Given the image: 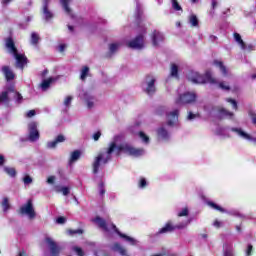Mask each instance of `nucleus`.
Instances as JSON below:
<instances>
[{
  "label": "nucleus",
  "instance_id": "obj_1",
  "mask_svg": "<svg viewBox=\"0 0 256 256\" xmlns=\"http://www.w3.org/2000/svg\"><path fill=\"white\" fill-rule=\"evenodd\" d=\"M122 141L123 137L120 135L114 136L113 140L108 144V147L99 151L92 163V173H94V175H97L101 167L107 165V163L113 159V155L119 156L121 152L131 157H143V155H145V149L135 148L127 143L121 144Z\"/></svg>",
  "mask_w": 256,
  "mask_h": 256
},
{
  "label": "nucleus",
  "instance_id": "obj_2",
  "mask_svg": "<svg viewBox=\"0 0 256 256\" xmlns=\"http://www.w3.org/2000/svg\"><path fill=\"white\" fill-rule=\"evenodd\" d=\"M187 79L195 84L209 83L210 85H218L219 89H222V91H230L231 89L227 82H219L217 79L213 78L211 70H207L205 75H201L199 72L190 71L187 74Z\"/></svg>",
  "mask_w": 256,
  "mask_h": 256
},
{
  "label": "nucleus",
  "instance_id": "obj_3",
  "mask_svg": "<svg viewBox=\"0 0 256 256\" xmlns=\"http://www.w3.org/2000/svg\"><path fill=\"white\" fill-rule=\"evenodd\" d=\"M93 222L100 228L104 233H110V231H114L121 237V239H124L126 243H129V245H132L133 247H137L139 245V241L131 236H127V234H123L119 232L117 229V226H115L111 222L105 221L103 218L97 216L96 218L93 219Z\"/></svg>",
  "mask_w": 256,
  "mask_h": 256
},
{
  "label": "nucleus",
  "instance_id": "obj_4",
  "mask_svg": "<svg viewBox=\"0 0 256 256\" xmlns=\"http://www.w3.org/2000/svg\"><path fill=\"white\" fill-rule=\"evenodd\" d=\"M5 45L8 52L13 55L14 59L16 60V67H18V69H23L25 65H27V57L25 54L17 50V47H15V42H13V39L11 38L6 39Z\"/></svg>",
  "mask_w": 256,
  "mask_h": 256
},
{
  "label": "nucleus",
  "instance_id": "obj_5",
  "mask_svg": "<svg viewBox=\"0 0 256 256\" xmlns=\"http://www.w3.org/2000/svg\"><path fill=\"white\" fill-rule=\"evenodd\" d=\"M210 107L211 106H204V111H207L209 115H213V113L217 111L216 117H218V119H233V117L235 116L233 112H230L223 107H212L211 109Z\"/></svg>",
  "mask_w": 256,
  "mask_h": 256
},
{
  "label": "nucleus",
  "instance_id": "obj_6",
  "mask_svg": "<svg viewBox=\"0 0 256 256\" xmlns=\"http://www.w3.org/2000/svg\"><path fill=\"white\" fill-rule=\"evenodd\" d=\"M78 97L85 101L88 109H93L97 104V97H95V94H93L92 91L80 89Z\"/></svg>",
  "mask_w": 256,
  "mask_h": 256
},
{
  "label": "nucleus",
  "instance_id": "obj_7",
  "mask_svg": "<svg viewBox=\"0 0 256 256\" xmlns=\"http://www.w3.org/2000/svg\"><path fill=\"white\" fill-rule=\"evenodd\" d=\"M11 93H13L16 103H23V96H21L19 92L9 88L0 94V105H9V95H11Z\"/></svg>",
  "mask_w": 256,
  "mask_h": 256
},
{
  "label": "nucleus",
  "instance_id": "obj_8",
  "mask_svg": "<svg viewBox=\"0 0 256 256\" xmlns=\"http://www.w3.org/2000/svg\"><path fill=\"white\" fill-rule=\"evenodd\" d=\"M145 33L146 31L143 30L141 34L136 36L134 39L130 40L127 45L130 49L141 50L145 49Z\"/></svg>",
  "mask_w": 256,
  "mask_h": 256
},
{
  "label": "nucleus",
  "instance_id": "obj_9",
  "mask_svg": "<svg viewBox=\"0 0 256 256\" xmlns=\"http://www.w3.org/2000/svg\"><path fill=\"white\" fill-rule=\"evenodd\" d=\"M197 95L193 92H185L180 94L176 99V105H188L189 103H195Z\"/></svg>",
  "mask_w": 256,
  "mask_h": 256
},
{
  "label": "nucleus",
  "instance_id": "obj_10",
  "mask_svg": "<svg viewBox=\"0 0 256 256\" xmlns=\"http://www.w3.org/2000/svg\"><path fill=\"white\" fill-rule=\"evenodd\" d=\"M44 243L48 247L51 256H59V253H61V247L53 240L51 236H46Z\"/></svg>",
  "mask_w": 256,
  "mask_h": 256
},
{
  "label": "nucleus",
  "instance_id": "obj_11",
  "mask_svg": "<svg viewBox=\"0 0 256 256\" xmlns=\"http://www.w3.org/2000/svg\"><path fill=\"white\" fill-rule=\"evenodd\" d=\"M20 213L21 215H27L29 219H35L36 213L35 208H33V201L28 200L26 204L22 205Z\"/></svg>",
  "mask_w": 256,
  "mask_h": 256
},
{
  "label": "nucleus",
  "instance_id": "obj_12",
  "mask_svg": "<svg viewBox=\"0 0 256 256\" xmlns=\"http://www.w3.org/2000/svg\"><path fill=\"white\" fill-rule=\"evenodd\" d=\"M166 121L169 127H175L179 123V110L166 112Z\"/></svg>",
  "mask_w": 256,
  "mask_h": 256
},
{
  "label": "nucleus",
  "instance_id": "obj_13",
  "mask_svg": "<svg viewBox=\"0 0 256 256\" xmlns=\"http://www.w3.org/2000/svg\"><path fill=\"white\" fill-rule=\"evenodd\" d=\"M230 131L238 135V137H241V139H245L246 141H250L251 143H256V138L249 135L247 132L243 131V129L241 128L232 127L230 128Z\"/></svg>",
  "mask_w": 256,
  "mask_h": 256
},
{
  "label": "nucleus",
  "instance_id": "obj_14",
  "mask_svg": "<svg viewBox=\"0 0 256 256\" xmlns=\"http://www.w3.org/2000/svg\"><path fill=\"white\" fill-rule=\"evenodd\" d=\"M143 89L147 95H153L156 91L155 89V78L147 77L146 83L143 84Z\"/></svg>",
  "mask_w": 256,
  "mask_h": 256
},
{
  "label": "nucleus",
  "instance_id": "obj_15",
  "mask_svg": "<svg viewBox=\"0 0 256 256\" xmlns=\"http://www.w3.org/2000/svg\"><path fill=\"white\" fill-rule=\"evenodd\" d=\"M28 130H29V141H31L32 143L35 141H39V130H37V123L31 122L28 125Z\"/></svg>",
  "mask_w": 256,
  "mask_h": 256
},
{
  "label": "nucleus",
  "instance_id": "obj_16",
  "mask_svg": "<svg viewBox=\"0 0 256 256\" xmlns=\"http://www.w3.org/2000/svg\"><path fill=\"white\" fill-rule=\"evenodd\" d=\"M151 40H152V45L154 47H159V45H161V43H163V41L165 40V36H163V33L157 30H154L151 35Z\"/></svg>",
  "mask_w": 256,
  "mask_h": 256
},
{
  "label": "nucleus",
  "instance_id": "obj_17",
  "mask_svg": "<svg viewBox=\"0 0 256 256\" xmlns=\"http://www.w3.org/2000/svg\"><path fill=\"white\" fill-rule=\"evenodd\" d=\"M175 231V225L173 224L172 221H168L164 227L160 228L156 232V236L159 237V235H166V233H173Z\"/></svg>",
  "mask_w": 256,
  "mask_h": 256
},
{
  "label": "nucleus",
  "instance_id": "obj_18",
  "mask_svg": "<svg viewBox=\"0 0 256 256\" xmlns=\"http://www.w3.org/2000/svg\"><path fill=\"white\" fill-rule=\"evenodd\" d=\"M156 133L159 141H169L171 138V134H169V131H167L163 126L159 127L156 130Z\"/></svg>",
  "mask_w": 256,
  "mask_h": 256
},
{
  "label": "nucleus",
  "instance_id": "obj_19",
  "mask_svg": "<svg viewBox=\"0 0 256 256\" xmlns=\"http://www.w3.org/2000/svg\"><path fill=\"white\" fill-rule=\"evenodd\" d=\"M59 143H65V137L60 134L54 140L48 141L46 144L47 149H57Z\"/></svg>",
  "mask_w": 256,
  "mask_h": 256
},
{
  "label": "nucleus",
  "instance_id": "obj_20",
  "mask_svg": "<svg viewBox=\"0 0 256 256\" xmlns=\"http://www.w3.org/2000/svg\"><path fill=\"white\" fill-rule=\"evenodd\" d=\"M111 249H112V251H115L116 253H119V255H121V256H131L129 254V252L127 251V249L119 243H114L112 245Z\"/></svg>",
  "mask_w": 256,
  "mask_h": 256
},
{
  "label": "nucleus",
  "instance_id": "obj_21",
  "mask_svg": "<svg viewBox=\"0 0 256 256\" xmlns=\"http://www.w3.org/2000/svg\"><path fill=\"white\" fill-rule=\"evenodd\" d=\"M71 3H73V0H60V4L65 11V14L73 18V10H71V7L69 6Z\"/></svg>",
  "mask_w": 256,
  "mask_h": 256
},
{
  "label": "nucleus",
  "instance_id": "obj_22",
  "mask_svg": "<svg viewBox=\"0 0 256 256\" xmlns=\"http://www.w3.org/2000/svg\"><path fill=\"white\" fill-rule=\"evenodd\" d=\"M43 2V14L46 19V21H49V19H53V12L49 10V0H42Z\"/></svg>",
  "mask_w": 256,
  "mask_h": 256
},
{
  "label": "nucleus",
  "instance_id": "obj_23",
  "mask_svg": "<svg viewBox=\"0 0 256 256\" xmlns=\"http://www.w3.org/2000/svg\"><path fill=\"white\" fill-rule=\"evenodd\" d=\"M214 65H215V67H217L220 70L223 77H227L229 75V71L227 70V67H225V65H223V62H221L219 60H215Z\"/></svg>",
  "mask_w": 256,
  "mask_h": 256
},
{
  "label": "nucleus",
  "instance_id": "obj_24",
  "mask_svg": "<svg viewBox=\"0 0 256 256\" xmlns=\"http://www.w3.org/2000/svg\"><path fill=\"white\" fill-rule=\"evenodd\" d=\"M2 73H4L7 81H11V80L15 79V74L12 72V70H11V68H9V66H3Z\"/></svg>",
  "mask_w": 256,
  "mask_h": 256
},
{
  "label": "nucleus",
  "instance_id": "obj_25",
  "mask_svg": "<svg viewBox=\"0 0 256 256\" xmlns=\"http://www.w3.org/2000/svg\"><path fill=\"white\" fill-rule=\"evenodd\" d=\"M55 78L50 77L48 79H44L42 81V83L40 84V88L42 89V91H47V89H49L51 87V83H54Z\"/></svg>",
  "mask_w": 256,
  "mask_h": 256
},
{
  "label": "nucleus",
  "instance_id": "obj_26",
  "mask_svg": "<svg viewBox=\"0 0 256 256\" xmlns=\"http://www.w3.org/2000/svg\"><path fill=\"white\" fill-rule=\"evenodd\" d=\"M216 135H219L220 137H229V128L219 126L216 129Z\"/></svg>",
  "mask_w": 256,
  "mask_h": 256
},
{
  "label": "nucleus",
  "instance_id": "obj_27",
  "mask_svg": "<svg viewBox=\"0 0 256 256\" xmlns=\"http://www.w3.org/2000/svg\"><path fill=\"white\" fill-rule=\"evenodd\" d=\"M1 207L4 213H7L9 209H11V204L9 203V198L4 197L2 198Z\"/></svg>",
  "mask_w": 256,
  "mask_h": 256
},
{
  "label": "nucleus",
  "instance_id": "obj_28",
  "mask_svg": "<svg viewBox=\"0 0 256 256\" xmlns=\"http://www.w3.org/2000/svg\"><path fill=\"white\" fill-rule=\"evenodd\" d=\"M56 191L57 193H62V195H64L65 197H67V195H69V193H71V188L67 187V186H57L56 187Z\"/></svg>",
  "mask_w": 256,
  "mask_h": 256
},
{
  "label": "nucleus",
  "instance_id": "obj_29",
  "mask_svg": "<svg viewBox=\"0 0 256 256\" xmlns=\"http://www.w3.org/2000/svg\"><path fill=\"white\" fill-rule=\"evenodd\" d=\"M188 23H190L191 27H199V19L195 14L189 16Z\"/></svg>",
  "mask_w": 256,
  "mask_h": 256
},
{
  "label": "nucleus",
  "instance_id": "obj_30",
  "mask_svg": "<svg viewBox=\"0 0 256 256\" xmlns=\"http://www.w3.org/2000/svg\"><path fill=\"white\" fill-rule=\"evenodd\" d=\"M207 206L211 207V209H214L215 211H220V213H226L225 209L217 205L215 202L208 201Z\"/></svg>",
  "mask_w": 256,
  "mask_h": 256
},
{
  "label": "nucleus",
  "instance_id": "obj_31",
  "mask_svg": "<svg viewBox=\"0 0 256 256\" xmlns=\"http://www.w3.org/2000/svg\"><path fill=\"white\" fill-rule=\"evenodd\" d=\"M89 77V67L88 66H83L81 71H80V79L81 81H85Z\"/></svg>",
  "mask_w": 256,
  "mask_h": 256
},
{
  "label": "nucleus",
  "instance_id": "obj_32",
  "mask_svg": "<svg viewBox=\"0 0 256 256\" xmlns=\"http://www.w3.org/2000/svg\"><path fill=\"white\" fill-rule=\"evenodd\" d=\"M81 157V152L79 150H75L70 155V163H75V161H79Z\"/></svg>",
  "mask_w": 256,
  "mask_h": 256
},
{
  "label": "nucleus",
  "instance_id": "obj_33",
  "mask_svg": "<svg viewBox=\"0 0 256 256\" xmlns=\"http://www.w3.org/2000/svg\"><path fill=\"white\" fill-rule=\"evenodd\" d=\"M138 137L141 139L142 143H144V145H149V136H147V134H145V132L140 131L138 133Z\"/></svg>",
  "mask_w": 256,
  "mask_h": 256
},
{
  "label": "nucleus",
  "instance_id": "obj_34",
  "mask_svg": "<svg viewBox=\"0 0 256 256\" xmlns=\"http://www.w3.org/2000/svg\"><path fill=\"white\" fill-rule=\"evenodd\" d=\"M170 75L171 77H175L176 79L177 77H179V67L176 64L171 65Z\"/></svg>",
  "mask_w": 256,
  "mask_h": 256
},
{
  "label": "nucleus",
  "instance_id": "obj_35",
  "mask_svg": "<svg viewBox=\"0 0 256 256\" xmlns=\"http://www.w3.org/2000/svg\"><path fill=\"white\" fill-rule=\"evenodd\" d=\"M242 51H246L247 53H251V51H255V45L253 44H245V42L240 47Z\"/></svg>",
  "mask_w": 256,
  "mask_h": 256
},
{
  "label": "nucleus",
  "instance_id": "obj_36",
  "mask_svg": "<svg viewBox=\"0 0 256 256\" xmlns=\"http://www.w3.org/2000/svg\"><path fill=\"white\" fill-rule=\"evenodd\" d=\"M4 172L9 175V177H15L17 175V171L13 167H4Z\"/></svg>",
  "mask_w": 256,
  "mask_h": 256
},
{
  "label": "nucleus",
  "instance_id": "obj_37",
  "mask_svg": "<svg viewBox=\"0 0 256 256\" xmlns=\"http://www.w3.org/2000/svg\"><path fill=\"white\" fill-rule=\"evenodd\" d=\"M149 185V182L145 178H140L138 181V189H146Z\"/></svg>",
  "mask_w": 256,
  "mask_h": 256
},
{
  "label": "nucleus",
  "instance_id": "obj_38",
  "mask_svg": "<svg viewBox=\"0 0 256 256\" xmlns=\"http://www.w3.org/2000/svg\"><path fill=\"white\" fill-rule=\"evenodd\" d=\"M72 251L77 256H85V252H83V249H81V247L79 246H73Z\"/></svg>",
  "mask_w": 256,
  "mask_h": 256
},
{
  "label": "nucleus",
  "instance_id": "obj_39",
  "mask_svg": "<svg viewBox=\"0 0 256 256\" xmlns=\"http://www.w3.org/2000/svg\"><path fill=\"white\" fill-rule=\"evenodd\" d=\"M189 216V208L184 207L177 213V217H188Z\"/></svg>",
  "mask_w": 256,
  "mask_h": 256
},
{
  "label": "nucleus",
  "instance_id": "obj_40",
  "mask_svg": "<svg viewBox=\"0 0 256 256\" xmlns=\"http://www.w3.org/2000/svg\"><path fill=\"white\" fill-rule=\"evenodd\" d=\"M234 40L236 41V43H238L239 47H242L243 44L245 43L243 41V38H241V34H239L237 32L234 33Z\"/></svg>",
  "mask_w": 256,
  "mask_h": 256
},
{
  "label": "nucleus",
  "instance_id": "obj_41",
  "mask_svg": "<svg viewBox=\"0 0 256 256\" xmlns=\"http://www.w3.org/2000/svg\"><path fill=\"white\" fill-rule=\"evenodd\" d=\"M98 190H99L100 197H104V195H105V183L103 181H101L98 184Z\"/></svg>",
  "mask_w": 256,
  "mask_h": 256
},
{
  "label": "nucleus",
  "instance_id": "obj_42",
  "mask_svg": "<svg viewBox=\"0 0 256 256\" xmlns=\"http://www.w3.org/2000/svg\"><path fill=\"white\" fill-rule=\"evenodd\" d=\"M37 43H39V34L33 32L31 34V44L32 45H37Z\"/></svg>",
  "mask_w": 256,
  "mask_h": 256
},
{
  "label": "nucleus",
  "instance_id": "obj_43",
  "mask_svg": "<svg viewBox=\"0 0 256 256\" xmlns=\"http://www.w3.org/2000/svg\"><path fill=\"white\" fill-rule=\"evenodd\" d=\"M189 223H190V221H187V222H181V223L174 225V231L176 229H185V227H187L189 225Z\"/></svg>",
  "mask_w": 256,
  "mask_h": 256
},
{
  "label": "nucleus",
  "instance_id": "obj_44",
  "mask_svg": "<svg viewBox=\"0 0 256 256\" xmlns=\"http://www.w3.org/2000/svg\"><path fill=\"white\" fill-rule=\"evenodd\" d=\"M172 9H174V11H183L177 0H172Z\"/></svg>",
  "mask_w": 256,
  "mask_h": 256
},
{
  "label": "nucleus",
  "instance_id": "obj_45",
  "mask_svg": "<svg viewBox=\"0 0 256 256\" xmlns=\"http://www.w3.org/2000/svg\"><path fill=\"white\" fill-rule=\"evenodd\" d=\"M23 183L24 185H31V183H33V178H31L29 175H25L23 177Z\"/></svg>",
  "mask_w": 256,
  "mask_h": 256
},
{
  "label": "nucleus",
  "instance_id": "obj_46",
  "mask_svg": "<svg viewBox=\"0 0 256 256\" xmlns=\"http://www.w3.org/2000/svg\"><path fill=\"white\" fill-rule=\"evenodd\" d=\"M226 101H227V103H231L232 109L237 111V109H238L237 101H235L234 99H231V98L226 99Z\"/></svg>",
  "mask_w": 256,
  "mask_h": 256
},
{
  "label": "nucleus",
  "instance_id": "obj_47",
  "mask_svg": "<svg viewBox=\"0 0 256 256\" xmlns=\"http://www.w3.org/2000/svg\"><path fill=\"white\" fill-rule=\"evenodd\" d=\"M109 49H110V53H115V51L119 49V43L110 44Z\"/></svg>",
  "mask_w": 256,
  "mask_h": 256
},
{
  "label": "nucleus",
  "instance_id": "obj_48",
  "mask_svg": "<svg viewBox=\"0 0 256 256\" xmlns=\"http://www.w3.org/2000/svg\"><path fill=\"white\" fill-rule=\"evenodd\" d=\"M71 101H73V96H67L64 99V106L71 107Z\"/></svg>",
  "mask_w": 256,
  "mask_h": 256
},
{
  "label": "nucleus",
  "instance_id": "obj_49",
  "mask_svg": "<svg viewBox=\"0 0 256 256\" xmlns=\"http://www.w3.org/2000/svg\"><path fill=\"white\" fill-rule=\"evenodd\" d=\"M224 256H233V249L225 246V248H224Z\"/></svg>",
  "mask_w": 256,
  "mask_h": 256
},
{
  "label": "nucleus",
  "instance_id": "obj_50",
  "mask_svg": "<svg viewBox=\"0 0 256 256\" xmlns=\"http://www.w3.org/2000/svg\"><path fill=\"white\" fill-rule=\"evenodd\" d=\"M199 117V114H193L192 112L188 113L187 121H194V119H197Z\"/></svg>",
  "mask_w": 256,
  "mask_h": 256
},
{
  "label": "nucleus",
  "instance_id": "obj_51",
  "mask_svg": "<svg viewBox=\"0 0 256 256\" xmlns=\"http://www.w3.org/2000/svg\"><path fill=\"white\" fill-rule=\"evenodd\" d=\"M70 235H83V230L82 229H76V230H70L69 231Z\"/></svg>",
  "mask_w": 256,
  "mask_h": 256
},
{
  "label": "nucleus",
  "instance_id": "obj_52",
  "mask_svg": "<svg viewBox=\"0 0 256 256\" xmlns=\"http://www.w3.org/2000/svg\"><path fill=\"white\" fill-rule=\"evenodd\" d=\"M65 221H67V219H65V217L60 216L57 218L56 223H58V225H63V223H65Z\"/></svg>",
  "mask_w": 256,
  "mask_h": 256
},
{
  "label": "nucleus",
  "instance_id": "obj_53",
  "mask_svg": "<svg viewBox=\"0 0 256 256\" xmlns=\"http://www.w3.org/2000/svg\"><path fill=\"white\" fill-rule=\"evenodd\" d=\"M252 251H253V245L249 244L246 250V255L251 256Z\"/></svg>",
  "mask_w": 256,
  "mask_h": 256
},
{
  "label": "nucleus",
  "instance_id": "obj_54",
  "mask_svg": "<svg viewBox=\"0 0 256 256\" xmlns=\"http://www.w3.org/2000/svg\"><path fill=\"white\" fill-rule=\"evenodd\" d=\"M100 138H101V131L95 132V133L93 134V139H94V141H97V140L100 139Z\"/></svg>",
  "mask_w": 256,
  "mask_h": 256
},
{
  "label": "nucleus",
  "instance_id": "obj_55",
  "mask_svg": "<svg viewBox=\"0 0 256 256\" xmlns=\"http://www.w3.org/2000/svg\"><path fill=\"white\" fill-rule=\"evenodd\" d=\"M47 183L48 185H53V183H55V176L48 177Z\"/></svg>",
  "mask_w": 256,
  "mask_h": 256
},
{
  "label": "nucleus",
  "instance_id": "obj_56",
  "mask_svg": "<svg viewBox=\"0 0 256 256\" xmlns=\"http://www.w3.org/2000/svg\"><path fill=\"white\" fill-rule=\"evenodd\" d=\"M65 49H67V45H65V44H60L58 46V51H60V53H63V51H65Z\"/></svg>",
  "mask_w": 256,
  "mask_h": 256
},
{
  "label": "nucleus",
  "instance_id": "obj_57",
  "mask_svg": "<svg viewBox=\"0 0 256 256\" xmlns=\"http://www.w3.org/2000/svg\"><path fill=\"white\" fill-rule=\"evenodd\" d=\"M35 110H30L27 112V117H35Z\"/></svg>",
  "mask_w": 256,
  "mask_h": 256
},
{
  "label": "nucleus",
  "instance_id": "obj_58",
  "mask_svg": "<svg viewBox=\"0 0 256 256\" xmlns=\"http://www.w3.org/2000/svg\"><path fill=\"white\" fill-rule=\"evenodd\" d=\"M209 41H211L212 43H215V41H217V36H215V35H210V36H209Z\"/></svg>",
  "mask_w": 256,
  "mask_h": 256
},
{
  "label": "nucleus",
  "instance_id": "obj_59",
  "mask_svg": "<svg viewBox=\"0 0 256 256\" xmlns=\"http://www.w3.org/2000/svg\"><path fill=\"white\" fill-rule=\"evenodd\" d=\"M12 0H2L1 3L3 5V7H7V5H9V3H11Z\"/></svg>",
  "mask_w": 256,
  "mask_h": 256
},
{
  "label": "nucleus",
  "instance_id": "obj_60",
  "mask_svg": "<svg viewBox=\"0 0 256 256\" xmlns=\"http://www.w3.org/2000/svg\"><path fill=\"white\" fill-rule=\"evenodd\" d=\"M0 165H5V156L0 154Z\"/></svg>",
  "mask_w": 256,
  "mask_h": 256
},
{
  "label": "nucleus",
  "instance_id": "obj_61",
  "mask_svg": "<svg viewBox=\"0 0 256 256\" xmlns=\"http://www.w3.org/2000/svg\"><path fill=\"white\" fill-rule=\"evenodd\" d=\"M211 5H212V9H216L217 8V0H212Z\"/></svg>",
  "mask_w": 256,
  "mask_h": 256
},
{
  "label": "nucleus",
  "instance_id": "obj_62",
  "mask_svg": "<svg viewBox=\"0 0 256 256\" xmlns=\"http://www.w3.org/2000/svg\"><path fill=\"white\" fill-rule=\"evenodd\" d=\"M213 225L217 228L221 227V222H219L218 220L214 221Z\"/></svg>",
  "mask_w": 256,
  "mask_h": 256
},
{
  "label": "nucleus",
  "instance_id": "obj_63",
  "mask_svg": "<svg viewBox=\"0 0 256 256\" xmlns=\"http://www.w3.org/2000/svg\"><path fill=\"white\" fill-rule=\"evenodd\" d=\"M207 234L203 233V234H199V238L200 239H207Z\"/></svg>",
  "mask_w": 256,
  "mask_h": 256
},
{
  "label": "nucleus",
  "instance_id": "obj_64",
  "mask_svg": "<svg viewBox=\"0 0 256 256\" xmlns=\"http://www.w3.org/2000/svg\"><path fill=\"white\" fill-rule=\"evenodd\" d=\"M18 256H27V253L22 250L19 252Z\"/></svg>",
  "mask_w": 256,
  "mask_h": 256
}]
</instances>
